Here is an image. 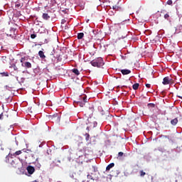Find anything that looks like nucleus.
I'll return each instance as SVG.
<instances>
[{
  "label": "nucleus",
  "mask_w": 182,
  "mask_h": 182,
  "mask_svg": "<svg viewBox=\"0 0 182 182\" xmlns=\"http://www.w3.org/2000/svg\"><path fill=\"white\" fill-rule=\"evenodd\" d=\"M170 82H171V79L169 77H165L163 80V85H170Z\"/></svg>",
  "instance_id": "5"
},
{
  "label": "nucleus",
  "mask_w": 182,
  "mask_h": 182,
  "mask_svg": "<svg viewBox=\"0 0 182 182\" xmlns=\"http://www.w3.org/2000/svg\"><path fill=\"white\" fill-rule=\"evenodd\" d=\"M116 11L113 12L112 11H109V15H110L111 16H113V15H114Z\"/></svg>",
  "instance_id": "27"
},
{
  "label": "nucleus",
  "mask_w": 182,
  "mask_h": 182,
  "mask_svg": "<svg viewBox=\"0 0 182 182\" xmlns=\"http://www.w3.org/2000/svg\"><path fill=\"white\" fill-rule=\"evenodd\" d=\"M0 43H5V33H0Z\"/></svg>",
  "instance_id": "9"
},
{
  "label": "nucleus",
  "mask_w": 182,
  "mask_h": 182,
  "mask_svg": "<svg viewBox=\"0 0 182 182\" xmlns=\"http://www.w3.org/2000/svg\"><path fill=\"white\" fill-rule=\"evenodd\" d=\"M86 102H87V98L86 97V96L82 97V102H77V105L78 106H80V107H83V106H85V104L86 103Z\"/></svg>",
  "instance_id": "3"
},
{
  "label": "nucleus",
  "mask_w": 182,
  "mask_h": 182,
  "mask_svg": "<svg viewBox=\"0 0 182 182\" xmlns=\"http://www.w3.org/2000/svg\"><path fill=\"white\" fill-rule=\"evenodd\" d=\"M90 63L92 66H94V68H102V66L105 65V61H103V58H97L95 60H92Z\"/></svg>",
  "instance_id": "1"
},
{
  "label": "nucleus",
  "mask_w": 182,
  "mask_h": 182,
  "mask_svg": "<svg viewBox=\"0 0 182 182\" xmlns=\"http://www.w3.org/2000/svg\"><path fill=\"white\" fill-rule=\"evenodd\" d=\"M109 116H110V113L108 111H107L106 114L102 115V119H104L105 120H107V117H109Z\"/></svg>",
  "instance_id": "15"
},
{
  "label": "nucleus",
  "mask_w": 182,
  "mask_h": 182,
  "mask_svg": "<svg viewBox=\"0 0 182 182\" xmlns=\"http://www.w3.org/2000/svg\"><path fill=\"white\" fill-rule=\"evenodd\" d=\"M31 39H35V38H36V34H31Z\"/></svg>",
  "instance_id": "29"
},
{
  "label": "nucleus",
  "mask_w": 182,
  "mask_h": 182,
  "mask_svg": "<svg viewBox=\"0 0 182 182\" xmlns=\"http://www.w3.org/2000/svg\"><path fill=\"white\" fill-rule=\"evenodd\" d=\"M4 119V113L0 114V119Z\"/></svg>",
  "instance_id": "34"
},
{
  "label": "nucleus",
  "mask_w": 182,
  "mask_h": 182,
  "mask_svg": "<svg viewBox=\"0 0 182 182\" xmlns=\"http://www.w3.org/2000/svg\"><path fill=\"white\" fill-rule=\"evenodd\" d=\"M26 170H27L28 174L32 175L35 173V167H33L32 166H27Z\"/></svg>",
  "instance_id": "4"
},
{
  "label": "nucleus",
  "mask_w": 182,
  "mask_h": 182,
  "mask_svg": "<svg viewBox=\"0 0 182 182\" xmlns=\"http://www.w3.org/2000/svg\"><path fill=\"white\" fill-rule=\"evenodd\" d=\"M25 60H26V58L25 57H23L21 58L20 62H21V65H22V63H24Z\"/></svg>",
  "instance_id": "25"
},
{
  "label": "nucleus",
  "mask_w": 182,
  "mask_h": 182,
  "mask_svg": "<svg viewBox=\"0 0 182 182\" xmlns=\"http://www.w3.org/2000/svg\"><path fill=\"white\" fill-rule=\"evenodd\" d=\"M23 68H26L27 69H31L32 68V64L29 62H25L24 63L21 64Z\"/></svg>",
  "instance_id": "6"
},
{
  "label": "nucleus",
  "mask_w": 182,
  "mask_h": 182,
  "mask_svg": "<svg viewBox=\"0 0 182 182\" xmlns=\"http://www.w3.org/2000/svg\"><path fill=\"white\" fill-rule=\"evenodd\" d=\"M164 18V19H167V21H168V18H170V15H168V14H166Z\"/></svg>",
  "instance_id": "26"
},
{
  "label": "nucleus",
  "mask_w": 182,
  "mask_h": 182,
  "mask_svg": "<svg viewBox=\"0 0 182 182\" xmlns=\"http://www.w3.org/2000/svg\"><path fill=\"white\" fill-rule=\"evenodd\" d=\"M112 9L113 11H114V12H116V11H119V9H120V7H119V6L115 5L112 6Z\"/></svg>",
  "instance_id": "19"
},
{
  "label": "nucleus",
  "mask_w": 182,
  "mask_h": 182,
  "mask_svg": "<svg viewBox=\"0 0 182 182\" xmlns=\"http://www.w3.org/2000/svg\"><path fill=\"white\" fill-rule=\"evenodd\" d=\"M16 6L17 8H19V6H21V4H16Z\"/></svg>",
  "instance_id": "36"
},
{
  "label": "nucleus",
  "mask_w": 182,
  "mask_h": 182,
  "mask_svg": "<svg viewBox=\"0 0 182 182\" xmlns=\"http://www.w3.org/2000/svg\"><path fill=\"white\" fill-rule=\"evenodd\" d=\"M42 18L44 19V21H49V19H50V16H49V14L47 13H44L42 15Z\"/></svg>",
  "instance_id": "8"
},
{
  "label": "nucleus",
  "mask_w": 182,
  "mask_h": 182,
  "mask_svg": "<svg viewBox=\"0 0 182 182\" xmlns=\"http://www.w3.org/2000/svg\"><path fill=\"white\" fill-rule=\"evenodd\" d=\"M139 83H135L132 85V88L134 89V90H137V89H139Z\"/></svg>",
  "instance_id": "18"
},
{
  "label": "nucleus",
  "mask_w": 182,
  "mask_h": 182,
  "mask_svg": "<svg viewBox=\"0 0 182 182\" xmlns=\"http://www.w3.org/2000/svg\"><path fill=\"white\" fill-rule=\"evenodd\" d=\"M11 68H13L14 70H15L16 72H19L21 69V66L18 67L16 64H12Z\"/></svg>",
  "instance_id": "7"
},
{
  "label": "nucleus",
  "mask_w": 182,
  "mask_h": 182,
  "mask_svg": "<svg viewBox=\"0 0 182 182\" xmlns=\"http://www.w3.org/2000/svg\"><path fill=\"white\" fill-rule=\"evenodd\" d=\"M32 182H39V181H38L35 180V181H33Z\"/></svg>",
  "instance_id": "39"
},
{
  "label": "nucleus",
  "mask_w": 182,
  "mask_h": 182,
  "mask_svg": "<svg viewBox=\"0 0 182 182\" xmlns=\"http://www.w3.org/2000/svg\"><path fill=\"white\" fill-rule=\"evenodd\" d=\"M1 60L3 63H8V60L6 58V56H2Z\"/></svg>",
  "instance_id": "16"
},
{
  "label": "nucleus",
  "mask_w": 182,
  "mask_h": 182,
  "mask_svg": "<svg viewBox=\"0 0 182 182\" xmlns=\"http://www.w3.org/2000/svg\"><path fill=\"white\" fill-rule=\"evenodd\" d=\"M83 36H85V33H77V39H82Z\"/></svg>",
  "instance_id": "17"
},
{
  "label": "nucleus",
  "mask_w": 182,
  "mask_h": 182,
  "mask_svg": "<svg viewBox=\"0 0 182 182\" xmlns=\"http://www.w3.org/2000/svg\"><path fill=\"white\" fill-rule=\"evenodd\" d=\"M0 75H1V76H2V77H4V76H5V77L9 76V73H8V72L1 73H0Z\"/></svg>",
  "instance_id": "21"
},
{
  "label": "nucleus",
  "mask_w": 182,
  "mask_h": 182,
  "mask_svg": "<svg viewBox=\"0 0 182 182\" xmlns=\"http://www.w3.org/2000/svg\"><path fill=\"white\" fill-rule=\"evenodd\" d=\"M0 149L1 150H4V148L2 147V146H0Z\"/></svg>",
  "instance_id": "37"
},
{
  "label": "nucleus",
  "mask_w": 182,
  "mask_h": 182,
  "mask_svg": "<svg viewBox=\"0 0 182 182\" xmlns=\"http://www.w3.org/2000/svg\"><path fill=\"white\" fill-rule=\"evenodd\" d=\"M139 174H140L141 177H144V176H146V172H144L143 171H140Z\"/></svg>",
  "instance_id": "24"
},
{
  "label": "nucleus",
  "mask_w": 182,
  "mask_h": 182,
  "mask_svg": "<svg viewBox=\"0 0 182 182\" xmlns=\"http://www.w3.org/2000/svg\"><path fill=\"white\" fill-rule=\"evenodd\" d=\"M86 130H87L89 132V127H86Z\"/></svg>",
  "instance_id": "38"
},
{
  "label": "nucleus",
  "mask_w": 182,
  "mask_h": 182,
  "mask_svg": "<svg viewBox=\"0 0 182 182\" xmlns=\"http://www.w3.org/2000/svg\"><path fill=\"white\" fill-rule=\"evenodd\" d=\"M167 4H168V5H173V1L168 0V1H167Z\"/></svg>",
  "instance_id": "28"
},
{
  "label": "nucleus",
  "mask_w": 182,
  "mask_h": 182,
  "mask_svg": "<svg viewBox=\"0 0 182 182\" xmlns=\"http://www.w3.org/2000/svg\"><path fill=\"white\" fill-rule=\"evenodd\" d=\"M11 165L12 166V167H14V168H21V162L18 161L16 159L13 160L11 162Z\"/></svg>",
  "instance_id": "2"
},
{
  "label": "nucleus",
  "mask_w": 182,
  "mask_h": 182,
  "mask_svg": "<svg viewBox=\"0 0 182 182\" xmlns=\"http://www.w3.org/2000/svg\"><path fill=\"white\" fill-rule=\"evenodd\" d=\"M96 126H97V122H93V127H96Z\"/></svg>",
  "instance_id": "33"
},
{
  "label": "nucleus",
  "mask_w": 182,
  "mask_h": 182,
  "mask_svg": "<svg viewBox=\"0 0 182 182\" xmlns=\"http://www.w3.org/2000/svg\"><path fill=\"white\" fill-rule=\"evenodd\" d=\"M72 71H73V73H75V75H76L77 76H79V75H80L79 70L76 68L73 69Z\"/></svg>",
  "instance_id": "14"
},
{
  "label": "nucleus",
  "mask_w": 182,
  "mask_h": 182,
  "mask_svg": "<svg viewBox=\"0 0 182 182\" xmlns=\"http://www.w3.org/2000/svg\"><path fill=\"white\" fill-rule=\"evenodd\" d=\"M38 56H40L41 59H45V58H46V55H45V53H43V51L40 50L38 52Z\"/></svg>",
  "instance_id": "11"
},
{
  "label": "nucleus",
  "mask_w": 182,
  "mask_h": 182,
  "mask_svg": "<svg viewBox=\"0 0 182 182\" xmlns=\"http://www.w3.org/2000/svg\"><path fill=\"white\" fill-rule=\"evenodd\" d=\"M9 86H8V85H5L4 86V89H6V90H9Z\"/></svg>",
  "instance_id": "32"
},
{
  "label": "nucleus",
  "mask_w": 182,
  "mask_h": 182,
  "mask_svg": "<svg viewBox=\"0 0 182 182\" xmlns=\"http://www.w3.org/2000/svg\"><path fill=\"white\" fill-rule=\"evenodd\" d=\"M123 154H124L123 152H119V153H118L119 157H123Z\"/></svg>",
  "instance_id": "30"
},
{
  "label": "nucleus",
  "mask_w": 182,
  "mask_h": 182,
  "mask_svg": "<svg viewBox=\"0 0 182 182\" xmlns=\"http://www.w3.org/2000/svg\"><path fill=\"white\" fill-rule=\"evenodd\" d=\"M89 139H90V135L87 133L85 134V140L86 141H89Z\"/></svg>",
  "instance_id": "22"
},
{
  "label": "nucleus",
  "mask_w": 182,
  "mask_h": 182,
  "mask_svg": "<svg viewBox=\"0 0 182 182\" xmlns=\"http://www.w3.org/2000/svg\"><path fill=\"white\" fill-rule=\"evenodd\" d=\"M121 73H122V75H129V73H132V71L130 70L124 69L121 70Z\"/></svg>",
  "instance_id": "10"
},
{
  "label": "nucleus",
  "mask_w": 182,
  "mask_h": 182,
  "mask_svg": "<svg viewBox=\"0 0 182 182\" xmlns=\"http://www.w3.org/2000/svg\"><path fill=\"white\" fill-rule=\"evenodd\" d=\"M20 154H22V151H16L13 156H19Z\"/></svg>",
  "instance_id": "20"
},
{
  "label": "nucleus",
  "mask_w": 182,
  "mask_h": 182,
  "mask_svg": "<svg viewBox=\"0 0 182 182\" xmlns=\"http://www.w3.org/2000/svg\"><path fill=\"white\" fill-rule=\"evenodd\" d=\"M178 97H179V99H182V97H181V96H178Z\"/></svg>",
  "instance_id": "40"
},
{
  "label": "nucleus",
  "mask_w": 182,
  "mask_h": 182,
  "mask_svg": "<svg viewBox=\"0 0 182 182\" xmlns=\"http://www.w3.org/2000/svg\"><path fill=\"white\" fill-rule=\"evenodd\" d=\"M113 167H114V163L109 164L106 168L107 171H109V170H110V168H113Z\"/></svg>",
  "instance_id": "13"
},
{
  "label": "nucleus",
  "mask_w": 182,
  "mask_h": 182,
  "mask_svg": "<svg viewBox=\"0 0 182 182\" xmlns=\"http://www.w3.org/2000/svg\"><path fill=\"white\" fill-rule=\"evenodd\" d=\"M38 167H41V165H39V166Z\"/></svg>",
  "instance_id": "41"
},
{
  "label": "nucleus",
  "mask_w": 182,
  "mask_h": 182,
  "mask_svg": "<svg viewBox=\"0 0 182 182\" xmlns=\"http://www.w3.org/2000/svg\"><path fill=\"white\" fill-rule=\"evenodd\" d=\"M148 106H152L153 107H154V105L153 104H148Z\"/></svg>",
  "instance_id": "35"
},
{
  "label": "nucleus",
  "mask_w": 182,
  "mask_h": 182,
  "mask_svg": "<svg viewBox=\"0 0 182 182\" xmlns=\"http://www.w3.org/2000/svg\"><path fill=\"white\" fill-rule=\"evenodd\" d=\"M87 124V120H82L81 122V126H86Z\"/></svg>",
  "instance_id": "23"
},
{
  "label": "nucleus",
  "mask_w": 182,
  "mask_h": 182,
  "mask_svg": "<svg viewBox=\"0 0 182 182\" xmlns=\"http://www.w3.org/2000/svg\"><path fill=\"white\" fill-rule=\"evenodd\" d=\"M146 87H148L149 89H150V87H151V85L146 84Z\"/></svg>",
  "instance_id": "31"
},
{
  "label": "nucleus",
  "mask_w": 182,
  "mask_h": 182,
  "mask_svg": "<svg viewBox=\"0 0 182 182\" xmlns=\"http://www.w3.org/2000/svg\"><path fill=\"white\" fill-rule=\"evenodd\" d=\"M177 123H178V119L177 118H174L173 119L171 120V124H172V126H176Z\"/></svg>",
  "instance_id": "12"
}]
</instances>
